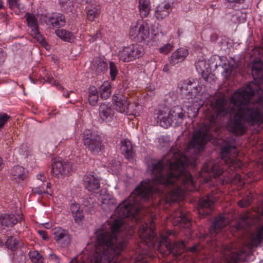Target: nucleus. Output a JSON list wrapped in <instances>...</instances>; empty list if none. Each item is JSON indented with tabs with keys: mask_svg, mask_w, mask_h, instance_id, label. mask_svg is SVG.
I'll list each match as a JSON object with an SVG mask.
<instances>
[{
	"mask_svg": "<svg viewBox=\"0 0 263 263\" xmlns=\"http://www.w3.org/2000/svg\"><path fill=\"white\" fill-rule=\"evenodd\" d=\"M187 156L169 153L163 160L152 163L153 177L152 183L137 186L127 200L124 201L117 208L116 212L121 219L135 216L143 209L141 200H146L151 194L157 191L152 183L164 187H173L165 197L166 203L177 202L182 197L184 190H189L193 185L192 175L185 170L189 164Z\"/></svg>",
	"mask_w": 263,
	"mask_h": 263,
	"instance_id": "obj_1",
	"label": "nucleus"
},
{
	"mask_svg": "<svg viewBox=\"0 0 263 263\" xmlns=\"http://www.w3.org/2000/svg\"><path fill=\"white\" fill-rule=\"evenodd\" d=\"M259 76L242 89L235 91L230 99V103L223 97L217 98L211 103L212 110L207 115L209 125H204L196 130L188 144L190 153L196 156L202 152L207 142L211 138L212 131L216 130L218 120L238 111L243 120L248 125L253 126L263 123V113L257 105L251 102L255 93L259 95V101H263V89L258 84Z\"/></svg>",
	"mask_w": 263,
	"mask_h": 263,
	"instance_id": "obj_2",
	"label": "nucleus"
},
{
	"mask_svg": "<svg viewBox=\"0 0 263 263\" xmlns=\"http://www.w3.org/2000/svg\"><path fill=\"white\" fill-rule=\"evenodd\" d=\"M123 223L122 219H115L109 223L111 233L104 231L98 232L97 241L98 246L94 255L95 263H110L112 260H114V263H117L118 259H121V253L131 236V234L124 236L119 232Z\"/></svg>",
	"mask_w": 263,
	"mask_h": 263,
	"instance_id": "obj_3",
	"label": "nucleus"
},
{
	"mask_svg": "<svg viewBox=\"0 0 263 263\" xmlns=\"http://www.w3.org/2000/svg\"><path fill=\"white\" fill-rule=\"evenodd\" d=\"M152 223L151 222L150 226L146 224L143 225L141 228L140 237L142 242L148 247H155L157 243L158 251L164 255L167 256L172 253L174 257L180 256L185 248V242L181 240L174 244L172 243L169 237L175 236V233L171 230L166 231L165 234L161 235V238L158 241L152 227Z\"/></svg>",
	"mask_w": 263,
	"mask_h": 263,
	"instance_id": "obj_4",
	"label": "nucleus"
},
{
	"mask_svg": "<svg viewBox=\"0 0 263 263\" xmlns=\"http://www.w3.org/2000/svg\"><path fill=\"white\" fill-rule=\"evenodd\" d=\"M185 115L183 109L180 106H175L171 108L167 115L163 114L160 111L158 116V122L160 125L165 128L170 126H177L182 124Z\"/></svg>",
	"mask_w": 263,
	"mask_h": 263,
	"instance_id": "obj_5",
	"label": "nucleus"
},
{
	"mask_svg": "<svg viewBox=\"0 0 263 263\" xmlns=\"http://www.w3.org/2000/svg\"><path fill=\"white\" fill-rule=\"evenodd\" d=\"M82 140L86 148L93 155L98 154L104 149L101 137L90 130L84 132Z\"/></svg>",
	"mask_w": 263,
	"mask_h": 263,
	"instance_id": "obj_6",
	"label": "nucleus"
},
{
	"mask_svg": "<svg viewBox=\"0 0 263 263\" xmlns=\"http://www.w3.org/2000/svg\"><path fill=\"white\" fill-rule=\"evenodd\" d=\"M112 103L115 109L118 112L133 115L135 116L139 115L138 111L140 106L135 103H130L127 98L121 94H114L112 97Z\"/></svg>",
	"mask_w": 263,
	"mask_h": 263,
	"instance_id": "obj_7",
	"label": "nucleus"
},
{
	"mask_svg": "<svg viewBox=\"0 0 263 263\" xmlns=\"http://www.w3.org/2000/svg\"><path fill=\"white\" fill-rule=\"evenodd\" d=\"M144 50L138 44H132L125 47L118 53L119 59L123 62H129L139 59L143 54Z\"/></svg>",
	"mask_w": 263,
	"mask_h": 263,
	"instance_id": "obj_8",
	"label": "nucleus"
},
{
	"mask_svg": "<svg viewBox=\"0 0 263 263\" xmlns=\"http://www.w3.org/2000/svg\"><path fill=\"white\" fill-rule=\"evenodd\" d=\"M230 116L227 125L228 130L237 135H243L246 129L241 115L236 111Z\"/></svg>",
	"mask_w": 263,
	"mask_h": 263,
	"instance_id": "obj_9",
	"label": "nucleus"
},
{
	"mask_svg": "<svg viewBox=\"0 0 263 263\" xmlns=\"http://www.w3.org/2000/svg\"><path fill=\"white\" fill-rule=\"evenodd\" d=\"M222 173V170L218 165L214 164L212 161H210L203 164L201 171V176L204 178L205 182H208L212 177L218 178Z\"/></svg>",
	"mask_w": 263,
	"mask_h": 263,
	"instance_id": "obj_10",
	"label": "nucleus"
},
{
	"mask_svg": "<svg viewBox=\"0 0 263 263\" xmlns=\"http://www.w3.org/2000/svg\"><path fill=\"white\" fill-rule=\"evenodd\" d=\"M235 147L234 146H223L221 148V156L222 159L227 164L229 165L231 170H236L237 168L241 167L242 162L237 159H232L230 157V153H235Z\"/></svg>",
	"mask_w": 263,
	"mask_h": 263,
	"instance_id": "obj_11",
	"label": "nucleus"
},
{
	"mask_svg": "<svg viewBox=\"0 0 263 263\" xmlns=\"http://www.w3.org/2000/svg\"><path fill=\"white\" fill-rule=\"evenodd\" d=\"M71 167L69 162L55 160L52 164L51 173L57 178L64 177L71 172Z\"/></svg>",
	"mask_w": 263,
	"mask_h": 263,
	"instance_id": "obj_12",
	"label": "nucleus"
},
{
	"mask_svg": "<svg viewBox=\"0 0 263 263\" xmlns=\"http://www.w3.org/2000/svg\"><path fill=\"white\" fill-rule=\"evenodd\" d=\"M172 222L174 226H179L185 229H190L191 220L188 215L181 209L174 211L172 214Z\"/></svg>",
	"mask_w": 263,
	"mask_h": 263,
	"instance_id": "obj_13",
	"label": "nucleus"
},
{
	"mask_svg": "<svg viewBox=\"0 0 263 263\" xmlns=\"http://www.w3.org/2000/svg\"><path fill=\"white\" fill-rule=\"evenodd\" d=\"M214 202L212 196H206L201 198L198 202V212L202 215L210 214L213 209Z\"/></svg>",
	"mask_w": 263,
	"mask_h": 263,
	"instance_id": "obj_14",
	"label": "nucleus"
},
{
	"mask_svg": "<svg viewBox=\"0 0 263 263\" xmlns=\"http://www.w3.org/2000/svg\"><path fill=\"white\" fill-rule=\"evenodd\" d=\"M221 251L223 263H237L240 259V253L233 251L231 245L223 246Z\"/></svg>",
	"mask_w": 263,
	"mask_h": 263,
	"instance_id": "obj_15",
	"label": "nucleus"
},
{
	"mask_svg": "<svg viewBox=\"0 0 263 263\" xmlns=\"http://www.w3.org/2000/svg\"><path fill=\"white\" fill-rule=\"evenodd\" d=\"M53 234L54 235V240L63 247L70 245L71 239L67 232L65 230L60 227L55 228L53 230Z\"/></svg>",
	"mask_w": 263,
	"mask_h": 263,
	"instance_id": "obj_16",
	"label": "nucleus"
},
{
	"mask_svg": "<svg viewBox=\"0 0 263 263\" xmlns=\"http://www.w3.org/2000/svg\"><path fill=\"white\" fill-rule=\"evenodd\" d=\"M85 187L90 192H95L100 188V180L93 173H87L83 178Z\"/></svg>",
	"mask_w": 263,
	"mask_h": 263,
	"instance_id": "obj_17",
	"label": "nucleus"
},
{
	"mask_svg": "<svg viewBox=\"0 0 263 263\" xmlns=\"http://www.w3.org/2000/svg\"><path fill=\"white\" fill-rule=\"evenodd\" d=\"M199 87L190 81L188 83H184L181 87L182 93L185 95L187 100L195 98L199 91Z\"/></svg>",
	"mask_w": 263,
	"mask_h": 263,
	"instance_id": "obj_18",
	"label": "nucleus"
},
{
	"mask_svg": "<svg viewBox=\"0 0 263 263\" xmlns=\"http://www.w3.org/2000/svg\"><path fill=\"white\" fill-rule=\"evenodd\" d=\"M99 114L102 120L110 121L114 115V110L111 104L109 103H101L99 108Z\"/></svg>",
	"mask_w": 263,
	"mask_h": 263,
	"instance_id": "obj_19",
	"label": "nucleus"
},
{
	"mask_svg": "<svg viewBox=\"0 0 263 263\" xmlns=\"http://www.w3.org/2000/svg\"><path fill=\"white\" fill-rule=\"evenodd\" d=\"M120 151L121 154L128 160H132L135 156L133 145L128 139H125L121 141Z\"/></svg>",
	"mask_w": 263,
	"mask_h": 263,
	"instance_id": "obj_20",
	"label": "nucleus"
},
{
	"mask_svg": "<svg viewBox=\"0 0 263 263\" xmlns=\"http://www.w3.org/2000/svg\"><path fill=\"white\" fill-rule=\"evenodd\" d=\"M172 10V7L169 3L163 2L156 7L155 16L158 20H162L167 16Z\"/></svg>",
	"mask_w": 263,
	"mask_h": 263,
	"instance_id": "obj_21",
	"label": "nucleus"
},
{
	"mask_svg": "<svg viewBox=\"0 0 263 263\" xmlns=\"http://www.w3.org/2000/svg\"><path fill=\"white\" fill-rule=\"evenodd\" d=\"M256 222V219L251 214H244L237 223V229L238 230L247 229L248 227L255 224Z\"/></svg>",
	"mask_w": 263,
	"mask_h": 263,
	"instance_id": "obj_22",
	"label": "nucleus"
},
{
	"mask_svg": "<svg viewBox=\"0 0 263 263\" xmlns=\"http://www.w3.org/2000/svg\"><path fill=\"white\" fill-rule=\"evenodd\" d=\"M187 50L184 48H179L173 52L170 58V64L174 65L184 60L188 55Z\"/></svg>",
	"mask_w": 263,
	"mask_h": 263,
	"instance_id": "obj_23",
	"label": "nucleus"
},
{
	"mask_svg": "<svg viewBox=\"0 0 263 263\" xmlns=\"http://www.w3.org/2000/svg\"><path fill=\"white\" fill-rule=\"evenodd\" d=\"M227 225V221L222 216H217L210 228L211 235L218 233L221 229Z\"/></svg>",
	"mask_w": 263,
	"mask_h": 263,
	"instance_id": "obj_24",
	"label": "nucleus"
},
{
	"mask_svg": "<svg viewBox=\"0 0 263 263\" xmlns=\"http://www.w3.org/2000/svg\"><path fill=\"white\" fill-rule=\"evenodd\" d=\"M46 23L53 28H60L64 26L65 19L64 16L62 14H54L47 18Z\"/></svg>",
	"mask_w": 263,
	"mask_h": 263,
	"instance_id": "obj_25",
	"label": "nucleus"
},
{
	"mask_svg": "<svg viewBox=\"0 0 263 263\" xmlns=\"http://www.w3.org/2000/svg\"><path fill=\"white\" fill-rule=\"evenodd\" d=\"M17 219L13 214H2L0 215V228L3 227L9 228L13 227L17 222Z\"/></svg>",
	"mask_w": 263,
	"mask_h": 263,
	"instance_id": "obj_26",
	"label": "nucleus"
},
{
	"mask_svg": "<svg viewBox=\"0 0 263 263\" xmlns=\"http://www.w3.org/2000/svg\"><path fill=\"white\" fill-rule=\"evenodd\" d=\"M149 28L147 23L143 22L138 27L137 40L142 42L149 37Z\"/></svg>",
	"mask_w": 263,
	"mask_h": 263,
	"instance_id": "obj_27",
	"label": "nucleus"
},
{
	"mask_svg": "<svg viewBox=\"0 0 263 263\" xmlns=\"http://www.w3.org/2000/svg\"><path fill=\"white\" fill-rule=\"evenodd\" d=\"M11 177L16 182L24 180L26 178L25 169L19 165L14 166L11 169Z\"/></svg>",
	"mask_w": 263,
	"mask_h": 263,
	"instance_id": "obj_28",
	"label": "nucleus"
},
{
	"mask_svg": "<svg viewBox=\"0 0 263 263\" xmlns=\"http://www.w3.org/2000/svg\"><path fill=\"white\" fill-rule=\"evenodd\" d=\"M70 210L75 222L79 224L82 223L84 218V214L83 211L80 210L79 204H71L70 206Z\"/></svg>",
	"mask_w": 263,
	"mask_h": 263,
	"instance_id": "obj_29",
	"label": "nucleus"
},
{
	"mask_svg": "<svg viewBox=\"0 0 263 263\" xmlns=\"http://www.w3.org/2000/svg\"><path fill=\"white\" fill-rule=\"evenodd\" d=\"M87 17L89 21H93L100 13V7L96 4L86 7Z\"/></svg>",
	"mask_w": 263,
	"mask_h": 263,
	"instance_id": "obj_30",
	"label": "nucleus"
},
{
	"mask_svg": "<svg viewBox=\"0 0 263 263\" xmlns=\"http://www.w3.org/2000/svg\"><path fill=\"white\" fill-rule=\"evenodd\" d=\"M151 3L149 0H139V8L142 17H146L150 13Z\"/></svg>",
	"mask_w": 263,
	"mask_h": 263,
	"instance_id": "obj_31",
	"label": "nucleus"
},
{
	"mask_svg": "<svg viewBox=\"0 0 263 263\" xmlns=\"http://www.w3.org/2000/svg\"><path fill=\"white\" fill-rule=\"evenodd\" d=\"M108 69L106 62L98 59H96L92 65V70H94L97 74H99L106 71Z\"/></svg>",
	"mask_w": 263,
	"mask_h": 263,
	"instance_id": "obj_32",
	"label": "nucleus"
},
{
	"mask_svg": "<svg viewBox=\"0 0 263 263\" xmlns=\"http://www.w3.org/2000/svg\"><path fill=\"white\" fill-rule=\"evenodd\" d=\"M57 35L61 39L65 42H72L74 39L73 34L65 29H58L55 31Z\"/></svg>",
	"mask_w": 263,
	"mask_h": 263,
	"instance_id": "obj_33",
	"label": "nucleus"
},
{
	"mask_svg": "<svg viewBox=\"0 0 263 263\" xmlns=\"http://www.w3.org/2000/svg\"><path fill=\"white\" fill-rule=\"evenodd\" d=\"M88 101L90 105L95 106L97 103L99 96L96 87L94 86H91L88 89Z\"/></svg>",
	"mask_w": 263,
	"mask_h": 263,
	"instance_id": "obj_34",
	"label": "nucleus"
},
{
	"mask_svg": "<svg viewBox=\"0 0 263 263\" xmlns=\"http://www.w3.org/2000/svg\"><path fill=\"white\" fill-rule=\"evenodd\" d=\"M21 242L13 236H10L6 242L7 248L11 251H15L21 246Z\"/></svg>",
	"mask_w": 263,
	"mask_h": 263,
	"instance_id": "obj_35",
	"label": "nucleus"
},
{
	"mask_svg": "<svg viewBox=\"0 0 263 263\" xmlns=\"http://www.w3.org/2000/svg\"><path fill=\"white\" fill-rule=\"evenodd\" d=\"M63 11L66 12H72L74 10L73 0H58Z\"/></svg>",
	"mask_w": 263,
	"mask_h": 263,
	"instance_id": "obj_36",
	"label": "nucleus"
},
{
	"mask_svg": "<svg viewBox=\"0 0 263 263\" xmlns=\"http://www.w3.org/2000/svg\"><path fill=\"white\" fill-rule=\"evenodd\" d=\"M26 21L28 26L32 29V32L34 31V30L39 29L37 20L33 14H27Z\"/></svg>",
	"mask_w": 263,
	"mask_h": 263,
	"instance_id": "obj_37",
	"label": "nucleus"
},
{
	"mask_svg": "<svg viewBox=\"0 0 263 263\" xmlns=\"http://www.w3.org/2000/svg\"><path fill=\"white\" fill-rule=\"evenodd\" d=\"M100 97L102 99L105 100L108 99L111 94L110 85L108 84H104L100 87Z\"/></svg>",
	"mask_w": 263,
	"mask_h": 263,
	"instance_id": "obj_38",
	"label": "nucleus"
},
{
	"mask_svg": "<svg viewBox=\"0 0 263 263\" xmlns=\"http://www.w3.org/2000/svg\"><path fill=\"white\" fill-rule=\"evenodd\" d=\"M263 240V225L257 232L256 235L252 237V245L254 247H257Z\"/></svg>",
	"mask_w": 263,
	"mask_h": 263,
	"instance_id": "obj_39",
	"label": "nucleus"
},
{
	"mask_svg": "<svg viewBox=\"0 0 263 263\" xmlns=\"http://www.w3.org/2000/svg\"><path fill=\"white\" fill-rule=\"evenodd\" d=\"M29 256L31 261L33 263H43L44 258L37 251L30 252Z\"/></svg>",
	"mask_w": 263,
	"mask_h": 263,
	"instance_id": "obj_40",
	"label": "nucleus"
},
{
	"mask_svg": "<svg viewBox=\"0 0 263 263\" xmlns=\"http://www.w3.org/2000/svg\"><path fill=\"white\" fill-rule=\"evenodd\" d=\"M32 35L36 40L41 44V45L47 49V47L49 46L48 43L46 42L45 37L40 33L38 30H34V31L32 32Z\"/></svg>",
	"mask_w": 263,
	"mask_h": 263,
	"instance_id": "obj_41",
	"label": "nucleus"
},
{
	"mask_svg": "<svg viewBox=\"0 0 263 263\" xmlns=\"http://www.w3.org/2000/svg\"><path fill=\"white\" fill-rule=\"evenodd\" d=\"M195 66L198 72L202 74V76L205 78V70L206 67L205 61L204 60H199L195 63Z\"/></svg>",
	"mask_w": 263,
	"mask_h": 263,
	"instance_id": "obj_42",
	"label": "nucleus"
},
{
	"mask_svg": "<svg viewBox=\"0 0 263 263\" xmlns=\"http://www.w3.org/2000/svg\"><path fill=\"white\" fill-rule=\"evenodd\" d=\"M109 73L111 80H115L118 73V70L117 66L113 62H109Z\"/></svg>",
	"mask_w": 263,
	"mask_h": 263,
	"instance_id": "obj_43",
	"label": "nucleus"
},
{
	"mask_svg": "<svg viewBox=\"0 0 263 263\" xmlns=\"http://www.w3.org/2000/svg\"><path fill=\"white\" fill-rule=\"evenodd\" d=\"M253 199L251 196H247L238 202V205L241 208H245L250 204Z\"/></svg>",
	"mask_w": 263,
	"mask_h": 263,
	"instance_id": "obj_44",
	"label": "nucleus"
},
{
	"mask_svg": "<svg viewBox=\"0 0 263 263\" xmlns=\"http://www.w3.org/2000/svg\"><path fill=\"white\" fill-rule=\"evenodd\" d=\"M199 107H194L192 106L188 105L187 108V113L189 117L195 118L197 116Z\"/></svg>",
	"mask_w": 263,
	"mask_h": 263,
	"instance_id": "obj_45",
	"label": "nucleus"
},
{
	"mask_svg": "<svg viewBox=\"0 0 263 263\" xmlns=\"http://www.w3.org/2000/svg\"><path fill=\"white\" fill-rule=\"evenodd\" d=\"M173 46L171 44H166L159 48V52L164 54H168L172 49Z\"/></svg>",
	"mask_w": 263,
	"mask_h": 263,
	"instance_id": "obj_46",
	"label": "nucleus"
},
{
	"mask_svg": "<svg viewBox=\"0 0 263 263\" xmlns=\"http://www.w3.org/2000/svg\"><path fill=\"white\" fill-rule=\"evenodd\" d=\"M148 259L146 254H140L135 258L134 263H147Z\"/></svg>",
	"mask_w": 263,
	"mask_h": 263,
	"instance_id": "obj_47",
	"label": "nucleus"
},
{
	"mask_svg": "<svg viewBox=\"0 0 263 263\" xmlns=\"http://www.w3.org/2000/svg\"><path fill=\"white\" fill-rule=\"evenodd\" d=\"M10 118V117L6 113L0 114V129L3 127L6 122Z\"/></svg>",
	"mask_w": 263,
	"mask_h": 263,
	"instance_id": "obj_48",
	"label": "nucleus"
},
{
	"mask_svg": "<svg viewBox=\"0 0 263 263\" xmlns=\"http://www.w3.org/2000/svg\"><path fill=\"white\" fill-rule=\"evenodd\" d=\"M221 66L224 68L222 73L226 77L230 76L232 73V67L230 66V64H227L225 63L222 64Z\"/></svg>",
	"mask_w": 263,
	"mask_h": 263,
	"instance_id": "obj_49",
	"label": "nucleus"
},
{
	"mask_svg": "<svg viewBox=\"0 0 263 263\" xmlns=\"http://www.w3.org/2000/svg\"><path fill=\"white\" fill-rule=\"evenodd\" d=\"M9 8L11 9H14L15 8H19L20 3L19 0H8Z\"/></svg>",
	"mask_w": 263,
	"mask_h": 263,
	"instance_id": "obj_50",
	"label": "nucleus"
},
{
	"mask_svg": "<svg viewBox=\"0 0 263 263\" xmlns=\"http://www.w3.org/2000/svg\"><path fill=\"white\" fill-rule=\"evenodd\" d=\"M46 81L47 82H48V83H49L54 86H59L60 89H62V90L64 89V87L60 85L59 84V83L57 82L55 80H54L52 77H50L49 76H47Z\"/></svg>",
	"mask_w": 263,
	"mask_h": 263,
	"instance_id": "obj_51",
	"label": "nucleus"
},
{
	"mask_svg": "<svg viewBox=\"0 0 263 263\" xmlns=\"http://www.w3.org/2000/svg\"><path fill=\"white\" fill-rule=\"evenodd\" d=\"M138 25L132 27L129 30V34L131 36H133L134 39H137V35L138 33Z\"/></svg>",
	"mask_w": 263,
	"mask_h": 263,
	"instance_id": "obj_52",
	"label": "nucleus"
},
{
	"mask_svg": "<svg viewBox=\"0 0 263 263\" xmlns=\"http://www.w3.org/2000/svg\"><path fill=\"white\" fill-rule=\"evenodd\" d=\"M261 72H263V69L260 66L257 65H254L253 66L252 73L253 77Z\"/></svg>",
	"mask_w": 263,
	"mask_h": 263,
	"instance_id": "obj_53",
	"label": "nucleus"
},
{
	"mask_svg": "<svg viewBox=\"0 0 263 263\" xmlns=\"http://www.w3.org/2000/svg\"><path fill=\"white\" fill-rule=\"evenodd\" d=\"M6 57V53L4 50L0 48V66H1L5 62Z\"/></svg>",
	"mask_w": 263,
	"mask_h": 263,
	"instance_id": "obj_54",
	"label": "nucleus"
},
{
	"mask_svg": "<svg viewBox=\"0 0 263 263\" xmlns=\"http://www.w3.org/2000/svg\"><path fill=\"white\" fill-rule=\"evenodd\" d=\"M32 192L34 193L41 195L43 193H45V191L44 189L41 187H35L32 189Z\"/></svg>",
	"mask_w": 263,
	"mask_h": 263,
	"instance_id": "obj_55",
	"label": "nucleus"
},
{
	"mask_svg": "<svg viewBox=\"0 0 263 263\" xmlns=\"http://www.w3.org/2000/svg\"><path fill=\"white\" fill-rule=\"evenodd\" d=\"M50 258L51 260L54 261L55 263H60V259L59 257L55 254H50Z\"/></svg>",
	"mask_w": 263,
	"mask_h": 263,
	"instance_id": "obj_56",
	"label": "nucleus"
},
{
	"mask_svg": "<svg viewBox=\"0 0 263 263\" xmlns=\"http://www.w3.org/2000/svg\"><path fill=\"white\" fill-rule=\"evenodd\" d=\"M38 233L41 235L43 240H46L47 239L48 237L47 236V233L46 231L43 230H39Z\"/></svg>",
	"mask_w": 263,
	"mask_h": 263,
	"instance_id": "obj_57",
	"label": "nucleus"
},
{
	"mask_svg": "<svg viewBox=\"0 0 263 263\" xmlns=\"http://www.w3.org/2000/svg\"><path fill=\"white\" fill-rule=\"evenodd\" d=\"M198 246V245L196 244L192 247L188 248L187 250L192 253H196L198 251V250H197Z\"/></svg>",
	"mask_w": 263,
	"mask_h": 263,
	"instance_id": "obj_58",
	"label": "nucleus"
},
{
	"mask_svg": "<svg viewBox=\"0 0 263 263\" xmlns=\"http://www.w3.org/2000/svg\"><path fill=\"white\" fill-rule=\"evenodd\" d=\"M101 37V31H98L95 35L92 37V41L96 40L97 39Z\"/></svg>",
	"mask_w": 263,
	"mask_h": 263,
	"instance_id": "obj_59",
	"label": "nucleus"
},
{
	"mask_svg": "<svg viewBox=\"0 0 263 263\" xmlns=\"http://www.w3.org/2000/svg\"><path fill=\"white\" fill-rule=\"evenodd\" d=\"M36 177H37V178L39 180H41L42 182H44L45 181L46 178L44 176V175L43 174H39L37 175Z\"/></svg>",
	"mask_w": 263,
	"mask_h": 263,
	"instance_id": "obj_60",
	"label": "nucleus"
},
{
	"mask_svg": "<svg viewBox=\"0 0 263 263\" xmlns=\"http://www.w3.org/2000/svg\"><path fill=\"white\" fill-rule=\"evenodd\" d=\"M89 4V6L93 5L94 4L92 3V0H83L82 4Z\"/></svg>",
	"mask_w": 263,
	"mask_h": 263,
	"instance_id": "obj_61",
	"label": "nucleus"
},
{
	"mask_svg": "<svg viewBox=\"0 0 263 263\" xmlns=\"http://www.w3.org/2000/svg\"><path fill=\"white\" fill-rule=\"evenodd\" d=\"M42 225L47 229H49L51 227V224L49 223H45L42 224Z\"/></svg>",
	"mask_w": 263,
	"mask_h": 263,
	"instance_id": "obj_62",
	"label": "nucleus"
},
{
	"mask_svg": "<svg viewBox=\"0 0 263 263\" xmlns=\"http://www.w3.org/2000/svg\"><path fill=\"white\" fill-rule=\"evenodd\" d=\"M4 166V163L3 162L2 159L0 157V171L3 168Z\"/></svg>",
	"mask_w": 263,
	"mask_h": 263,
	"instance_id": "obj_63",
	"label": "nucleus"
},
{
	"mask_svg": "<svg viewBox=\"0 0 263 263\" xmlns=\"http://www.w3.org/2000/svg\"><path fill=\"white\" fill-rule=\"evenodd\" d=\"M73 91H69V92H68V91H67V92H66V94H65V95H64V96H65V98H69V96H70V93H73Z\"/></svg>",
	"mask_w": 263,
	"mask_h": 263,
	"instance_id": "obj_64",
	"label": "nucleus"
}]
</instances>
